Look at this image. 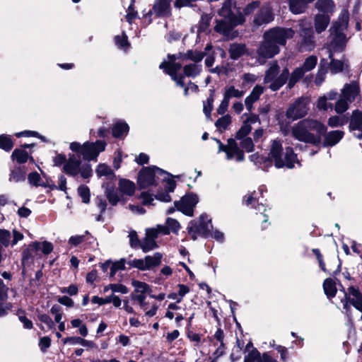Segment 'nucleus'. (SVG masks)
I'll return each instance as SVG.
<instances>
[{
  "label": "nucleus",
  "instance_id": "obj_26",
  "mask_svg": "<svg viewBox=\"0 0 362 362\" xmlns=\"http://www.w3.org/2000/svg\"><path fill=\"white\" fill-rule=\"evenodd\" d=\"M317 9L322 13V15L330 16L335 11V4L332 0H318L315 3Z\"/></svg>",
  "mask_w": 362,
  "mask_h": 362
},
{
  "label": "nucleus",
  "instance_id": "obj_38",
  "mask_svg": "<svg viewBox=\"0 0 362 362\" xmlns=\"http://www.w3.org/2000/svg\"><path fill=\"white\" fill-rule=\"evenodd\" d=\"M129 126L123 122H117L112 128V134L115 137H122L127 134Z\"/></svg>",
  "mask_w": 362,
  "mask_h": 362
},
{
  "label": "nucleus",
  "instance_id": "obj_13",
  "mask_svg": "<svg viewBox=\"0 0 362 362\" xmlns=\"http://www.w3.org/2000/svg\"><path fill=\"white\" fill-rule=\"evenodd\" d=\"M218 144V152L223 151L226 154V159L231 160L235 158L237 161H243L244 160V153L238 147L236 141L233 139L228 140L227 145L223 144L219 140L216 139Z\"/></svg>",
  "mask_w": 362,
  "mask_h": 362
},
{
  "label": "nucleus",
  "instance_id": "obj_55",
  "mask_svg": "<svg viewBox=\"0 0 362 362\" xmlns=\"http://www.w3.org/2000/svg\"><path fill=\"white\" fill-rule=\"evenodd\" d=\"M78 193L82 198L83 202L88 204L90 202V190L86 185H81L78 188Z\"/></svg>",
  "mask_w": 362,
  "mask_h": 362
},
{
  "label": "nucleus",
  "instance_id": "obj_62",
  "mask_svg": "<svg viewBox=\"0 0 362 362\" xmlns=\"http://www.w3.org/2000/svg\"><path fill=\"white\" fill-rule=\"evenodd\" d=\"M38 244L40 245L37 247V251L42 250V253L45 255L49 254L53 250V245L51 243L47 241H43L42 243L38 242Z\"/></svg>",
  "mask_w": 362,
  "mask_h": 362
},
{
  "label": "nucleus",
  "instance_id": "obj_9",
  "mask_svg": "<svg viewBox=\"0 0 362 362\" xmlns=\"http://www.w3.org/2000/svg\"><path fill=\"white\" fill-rule=\"evenodd\" d=\"M310 100L308 97H300L290 105L286 115L288 119L296 120L304 117L310 110Z\"/></svg>",
  "mask_w": 362,
  "mask_h": 362
},
{
  "label": "nucleus",
  "instance_id": "obj_19",
  "mask_svg": "<svg viewBox=\"0 0 362 362\" xmlns=\"http://www.w3.org/2000/svg\"><path fill=\"white\" fill-rule=\"evenodd\" d=\"M259 123V119L257 115H253L249 116L243 122L240 129L238 131L235 135V139H243L247 137V136L252 130V124Z\"/></svg>",
  "mask_w": 362,
  "mask_h": 362
},
{
  "label": "nucleus",
  "instance_id": "obj_63",
  "mask_svg": "<svg viewBox=\"0 0 362 362\" xmlns=\"http://www.w3.org/2000/svg\"><path fill=\"white\" fill-rule=\"evenodd\" d=\"M11 234L8 230L0 229V242L6 247L11 243Z\"/></svg>",
  "mask_w": 362,
  "mask_h": 362
},
{
  "label": "nucleus",
  "instance_id": "obj_40",
  "mask_svg": "<svg viewBox=\"0 0 362 362\" xmlns=\"http://www.w3.org/2000/svg\"><path fill=\"white\" fill-rule=\"evenodd\" d=\"M323 288L328 298H333L337 293L335 283L331 279H327L323 283Z\"/></svg>",
  "mask_w": 362,
  "mask_h": 362
},
{
  "label": "nucleus",
  "instance_id": "obj_32",
  "mask_svg": "<svg viewBox=\"0 0 362 362\" xmlns=\"http://www.w3.org/2000/svg\"><path fill=\"white\" fill-rule=\"evenodd\" d=\"M119 189L122 194L132 196L135 191V185L129 180L122 179L119 182Z\"/></svg>",
  "mask_w": 362,
  "mask_h": 362
},
{
  "label": "nucleus",
  "instance_id": "obj_53",
  "mask_svg": "<svg viewBox=\"0 0 362 362\" xmlns=\"http://www.w3.org/2000/svg\"><path fill=\"white\" fill-rule=\"evenodd\" d=\"M165 224V228L168 229V234L170 233V231L177 233L180 228L179 222L172 218H168L166 219Z\"/></svg>",
  "mask_w": 362,
  "mask_h": 362
},
{
  "label": "nucleus",
  "instance_id": "obj_41",
  "mask_svg": "<svg viewBox=\"0 0 362 362\" xmlns=\"http://www.w3.org/2000/svg\"><path fill=\"white\" fill-rule=\"evenodd\" d=\"M91 240H94L93 237L86 232L85 235L71 236L69 240V243L76 246L83 242H88L89 243H91Z\"/></svg>",
  "mask_w": 362,
  "mask_h": 362
},
{
  "label": "nucleus",
  "instance_id": "obj_28",
  "mask_svg": "<svg viewBox=\"0 0 362 362\" xmlns=\"http://www.w3.org/2000/svg\"><path fill=\"white\" fill-rule=\"evenodd\" d=\"M314 0H288L290 11L294 14L303 13L308 4Z\"/></svg>",
  "mask_w": 362,
  "mask_h": 362
},
{
  "label": "nucleus",
  "instance_id": "obj_51",
  "mask_svg": "<svg viewBox=\"0 0 362 362\" xmlns=\"http://www.w3.org/2000/svg\"><path fill=\"white\" fill-rule=\"evenodd\" d=\"M240 141V145L243 149L247 152H252L254 150V144L251 138L243 137V139H236Z\"/></svg>",
  "mask_w": 362,
  "mask_h": 362
},
{
  "label": "nucleus",
  "instance_id": "obj_29",
  "mask_svg": "<svg viewBox=\"0 0 362 362\" xmlns=\"http://www.w3.org/2000/svg\"><path fill=\"white\" fill-rule=\"evenodd\" d=\"M330 22V17L328 15L317 13L315 16V30L317 33L325 31Z\"/></svg>",
  "mask_w": 362,
  "mask_h": 362
},
{
  "label": "nucleus",
  "instance_id": "obj_48",
  "mask_svg": "<svg viewBox=\"0 0 362 362\" xmlns=\"http://www.w3.org/2000/svg\"><path fill=\"white\" fill-rule=\"evenodd\" d=\"M105 195L110 204L115 206L120 201V197L113 188H107Z\"/></svg>",
  "mask_w": 362,
  "mask_h": 362
},
{
  "label": "nucleus",
  "instance_id": "obj_4",
  "mask_svg": "<svg viewBox=\"0 0 362 362\" xmlns=\"http://www.w3.org/2000/svg\"><path fill=\"white\" fill-rule=\"evenodd\" d=\"M267 161H274L276 168L287 167L293 168L295 164H298V160L296 155L293 153L291 148H286L284 156H283V147L281 143L279 140H273L270 146L269 156Z\"/></svg>",
  "mask_w": 362,
  "mask_h": 362
},
{
  "label": "nucleus",
  "instance_id": "obj_11",
  "mask_svg": "<svg viewBox=\"0 0 362 362\" xmlns=\"http://www.w3.org/2000/svg\"><path fill=\"white\" fill-rule=\"evenodd\" d=\"M295 32L291 28H274L265 33L264 38L271 40L278 47L285 45L286 40L293 37Z\"/></svg>",
  "mask_w": 362,
  "mask_h": 362
},
{
  "label": "nucleus",
  "instance_id": "obj_34",
  "mask_svg": "<svg viewBox=\"0 0 362 362\" xmlns=\"http://www.w3.org/2000/svg\"><path fill=\"white\" fill-rule=\"evenodd\" d=\"M137 305L144 312H145V315L148 317L154 316L156 314L157 310L158 308V306L156 303L151 305L148 302L146 301V300L137 303Z\"/></svg>",
  "mask_w": 362,
  "mask_h": 362
},
{
  "label": "nucleus",
  "instance_id": "obj_56",
  "mask_svg": "<svg viewBox=\"0 0 362 362\" xmlns=\"http://www.w3.org/2000/svg\"><path fill=\"white\" fill-rule=\"evenodd\" d=\"M125 269V259H121L117 262L111 263L110 276H113L117 271L124 270Z\"/></svg>",
  "mask_w": 362,
  "mask_h": 362
},
{
  "label": "nucleus",
  "instance_id": "obj_22",
  "mask_svg": "<svg viewBox=\"0 0 362 362\" xmlns=\"http://www.w3.org/2000/svg\"><path fill=\"white\" fill-rule=\"evenodd\" d=\"M274 17L271 10L268 7H264L260 9L254 19V23L257 25L267 24L273 21Z\"/></svg>",
  "mask_w": 362,
  "mask_h": 362
},
{
  "label": "nucleus",
  "instance_id": "obj_7",
  "mask_svg": "<svg viewBox=\"0 0 362 362\" xmlns=\"http://www.w3.org/2000/svg\"><path fill=\"white\" fill-rule=\"evenodd\" d=\"M63 171L73 177L80 174L83 178H88L92 175L90 165L81 164L80 158H77L74 154L69 155V158L63 166Z\"/></svg>",
  "mask_w": 362,
  "mask_h": 362
},
{
  "label": "nucleus",
  "instance_id": "obj_15",
  "mask_svg": "<svg viewBox=\"0 0 362 362\" xmlns=\"http://www.w3.org/2000/svg\"><path fill=\"white\" fill-rule=\"evenodd\" d=\"M279 52V47L271 40L265 39L260 45L258 50V60L261 64L264 63L266 59L272 58Z\"/></svg>",
  "mask_w": 362,
  "mask_h": 362
},
{
  "label": "nucleus",
  "instance_id": "obj_10",
  "mask_svg": "<svg viewBox=\"0 0 362 362\" xmlns=\"http://www.w3.org/2000/svg\"><path fill=\"white\" fill-rule=\"evenodd\" d=\"M163 255L156 252L153 255H147L144 259H134L129 260L127 264L129 267L138 269L141 271L153 270L161 264Z\"/></svg>",
  "mask_w": 362,
  "mask_h": 362
},
{
  "label": "nucleus",
  "instance_id": "obj_46",
  "mask_svg": "<svg viewBox=\"0 0 362 362\" xmlns=\"http://www.w3.org/2000/svg\"><path fill=\"white\" fill-rule=\"evenodd\" d=\"M231 123V117L229 115H226L219 118L215 123L219 132L226 130Z\"/></svg>",
  "mask_w": 362,
  "mask_h": 362
},
{
  "label": "nucleus",
  "instance_id": "obj_6",
  "mask_svg": "<svg viewBox=\"0 0 362 362\" xmlns=\"http://www.w3.org/2000/svg\"><path fill=\"white\" fill-rule=\"evenodd\" d=\"M106 143L103 141L85 142L81 145L78 142H72L69 148L74 152L80 153L86 160H96L100 153L105 151Z\"/></svg>",
  "mask_w": 362,
  "mask_h": 362
},
{
  "label": "nucleus",
  "instance_id": "obj_50",
  "mask_svg": "<svg viewBox=\"0 0 362 362\" xmlns=\"http://www.w3.org/2000/svg\"><path fill=\"white\" fill-rule=\"evenodd\" d=\"M0 148L9 151L13 148V143L9 136L2 134L0 135Z\"/></svg>",
  "mask_w": 362,
  "mask_h": 362
},
{
  "label": "nucleus",
  "instance_id": "obj_43",
  "mask_svg": "<svg viewBox=\"0 0 362 362\" xmlns=\"http://www.w3.org/2000/svg\"><path fill=\"white\" fill-rule=\"evenodd\" d=\"M245 52V47L243 45L233 44L229 49L230 57L233 59H238Z\"/></svg>",
  "mask_w": 362,
  "mask_h": 362
},
{
  "label": "nucleus",
  "instance_id": "obj_21",
  "mask_svg": "<svg viewBox=\"0 0 362 362\" xmlns=\"http://www.w3.org/2000/svg\"><path fill=\"white\" fill-rule=\"evenodd\" d=\"M359 86L356 82L346 84L341 90V95L349 103L353 102L359 95Z\"/></svg>",
  "mask_w": 362,
  "mask_h": 362
},
{
  "label": "nucleus",
  "instance_id": "obj_57",
  "mask_svg": "<svg viewBox=\"0 0 362 362\" xmlns=\"http://www.w3.org/2000/svg\"><path fill=\"white\" fill-rule=\"evenodd\" d=\"M160 180H163L165 182L164 187L168 192H173L175 187V182L172 178L169 177L167 173L165 177L161 176Z\"/></svg>",
  "mask_w": 362,
  "mask_h": 362
},
{
  "label": "nucleus",
  "instance_id": "obj_18",
  "mask_svg": "<svg viewBox=\"0 0 362 362\" xmlns=\"http://www.w3.org/2000/svg\"><path fill=\"white\" fill-rule=\"evenodd\" d=\"M244 362H278L275 358L264 352L262 354L256 349H253L249 354L245 356Z\"/></svg>",
  "mask_w": 362,
  "mask_h": 362
},
{
  "label": "nucleus",
  "instance_id": "obj_44",
  "mask_svg": "<svg viewBox=\"0 0 362 362\" xmlns=\"http://www.w3.org/2000/svg\"><path fill=\"white\" fill-rule=\"evenodd\" d=\"M305 71L303 70L302 67L296 68L291 74L289 79L288 86L291 88L295 83L298 81L304 75Z\"/></svg>",
  "mask_w": 362,
  "mask_h": 362
},
{
  "label": "nucleus",
  "instance_id": "obj_16",
  "mask_svg": "<svg viewBox=\"0 0 362 362\" xmlns=\"http://www.w3.org/2000/svg\"><path fill=\"white\" fill-rule=\"evenodd\" d=\"M211 220L208 218L206 215H202L200 216V223L196 226L193 222H191L189 226V233L192 234L194 239L196 238L195 233L206 234L210 231L211 228Z\"/></svg>",
  "mask_w": 362,
  "mask_h": 362
},
{
  "label": "nucleus",
  "instance_id": "obj_42",
  "mask_svg": "<svg viewBox=\"0 0 362 362\" xmlns=\"http://www.w3.org/2000/svg\"><path fill=\"white\" fill-rule=\"evenodd\" d=\"M157 247L158 245L156 240L151 238L149 235H146L141 243V248L142 249L144 252H147L151 250H153Z\"/></svg>",
  "mask_w": 362,
  "mask_h": 362
},
{
  "label": "nucleus",
  "instance_id": "obj_31",
  "mask_svg": "<svg viewBox=\"0 0 362 362\" xmlns=\"http://www.w3.org/2000/svg\"><path fill=\"white\" fill-rule=\"evenodd\" d=\"M344 136V132L340 130L331 131L325 136L324 146H332L336 145Z\"/></svg>",
  "mask_w": 362,
  "mask_h": 362
},
{
  "label": "nucleus",
  "instance_id": "obj_8",
  "mask_svg": "<svg viewBox=\"0 0 362 362\" xmlns=\"http://www.w3.org/2000/svg\"><path fill=\"white\" fill-rule=\"evenodd\" d=\"M166 172L156 166L142 169L138 176V184L141 188H146L156 185L161 179V176L165 177Z\"/></svg>",
  "mask_w": 362,
  "mask_h": 362
},
{
  "label": "nucleus",
  "instance_id": "obj_49",
  "mask_svg": "<svg viewBox=\"0 0 362 362\" xmlns=\"http://www.w3.org/2000/svg\"><path fill=\"white\" fill-rule=\"evenodd\" d=\"M317 62V57L312 55V56H310L309 57H308L305 60V62L301 67L303 69V70L305 72H308L309 71H311L312 69H313L315 67Z\"/></svg>",
  "mask_w": 362,
  "mask_h": 362
},
{
  "label": "nucleus",
  "instance_id": "obj_27",
  "mask_svg": "<svg viewBox=\"0 0 362 362\" xmlns=\"http://www.w3.org/2000/svg\"><path fill=\"white\" fill-rule=\"evenodd\" d=\"M263 92L264 88L259 85H257L253 88L250 94L245 100L246 108L249 111H251L253 103L259 98Z\"/></svg>",
  "mask_w": 362,
  "mask_h": 362
},
{
  "label": "nucleus",
  "instance_id": "obj_23",
  "mask_svg": "<svg viewBox=\"0 0 362 362\" xmlns=\"http://www.w3.org/2000/svg\"><path fill=\"white\" fill-rule=\"evenodd\" d=\"M40 245L35 241L28 245L23 252L22 264L23 266L29 265L34 259L35 253L37 252V247Z\"/></svg>",
  "mask_w": 362,
  "mask_h": 362
},
{
  "label": "nucleus",
  "instance_id": "obj_54",
  "mask_svg": "<svg viewBox=\"0 0 362 362\" xmlns=\"http://www.w3.org/2000/svg\"><path fill=\"white\" fill-rule=\"evenodd\" d=\"M96 174L98 177L109 176L113 175L112 169L105 164H100L97 167Z\"/></svg>",
  "mask_w": 362,
  "mask_h": 362
},
{
  "label": "nucleus",
  "instance_id": "obj_12",
  "mask_svg": "<svg viewBox=\"0 0 362 362\" xmlns=\"http://www.w3.org/2000/svg\"><path fill=\"white\" fill-rule=\"evenodd\" d=\"M175 56H168V61L162 62L159 67L161 69H164L165 72L169 74L172 79L176 82L177 85L180 87H184V76L182 75H177V72L181 68V64L175 62Z\"/></svg>",
  "mask_w": 362,
  "mask_h": 362
},
{
  "label": "nucleus",
  "instance_id": "obj_25",
  "mask_svg": "<svg viewBox=\"0 0 362 362\" xmlns=\"http://www.w3.org/2000/svg\"><path fill=\"white\" fill-rule=\"evenodd\" d=\"M349 294L351 297H348L350 303L358 311L362 312V293L354 286L348 288Z\"/></svg>",
  "mask_w": 362,
  "mask_h": 362
},
{
  "label": "nucleus",
  "instance_id": "obj_24",
  "mask_svg": "<svg viewBox=\"0 0 362 362\" xmlns=\"http://www.w3.org/2000/svg\"><path fill=\"white\" fill-rule=\"evenodd\" d=\"M170 0H156L153 6V12L159 16H167L170 14Z\"/></svg>",
  "mask_w": 362,
  "mask_h": 362
},
{
  "label": "nucleus",
  "instance_id": "obj_35",
  "mask_svg": "<svg viewBox=\"0 0 362 362\" xmlns=\"http://www.w3.org/2000/svg\"><path fill=\"white\" fill-rule=\"evenodd\" d=\"M28 180L30 185L35 187L42 186L46 187L49 185L48 180L46 179V181H44L40 174L36 172L30 173L28 175Z\"/></svg>",
  "mask_w": 362,
  "mask_h": 362
},
{
  "label": "nucleus",
  "instance_id": "obj_45",
  "mask_svg": "<svg viewBox=\"0 0 362 362\" xmlns=\"http://www.w3.org/2000/svg\"><path fill=\"white\" fill-rule=\"evenodd\" d=\"M348 122V117L345 116H332L328 119V125L330 127L343 126Z\"/></svg>",
  "mask_w": 362,
  "mask_h": 362
},
{
  "label": "nucleus",
  "instance_id": "obj_3",
  "mask_svg": "<svg viewBox=\"0 0 362 362\" xmlns=\"http://www.w3.org/2000/svg\"><path fill=\"white\" fill-rule=\"evenodd\" d=\"M236 13L238 11L235 7H233V2L228 1L224 3L222 8L218 11V15L222 18L216 21L215 30L226 37H229L233 28L243 23L244 21L241 16H236Z\"/></svg>",
  "mask_w": 362,
  "mask_h": 362
},
{
  "label": "nucleus",
  "instance_id": "obj_47",
  "mask_svg": "<svg viewBox=\"0 0 362 362\" xmlns=\"http://www.w3.org/2000/svg\"><path fill=\"white\" fill-rule=\"evenodd\" d=\"M13 160H16L19 163H24L28 160V153L22 149H15L11 155Z\"/></svg>",
  "mask_w": 362,
  "mask_h": 362
},
{
  "label": "nucleus",
  "instance_id": "obj_33",
  "mask_svg": "<svg viewBox=\"0 0 362 362\" xmlns=\"http://www.w3.org/2000/svg\"><path fill=\"white\" fill-rule=\"evenodd\" d=\"M146 235L156 240L160 235H168V229L164 225L158 224L155 227L146 228Z\"/></svg>",
  "mask_w": 362,
  "mask_h": 362
},
{
  "label": "nucleus",
  "instance_id": "obj_61",
  "mask_svg": "<svg viewBox=\"0 0 362 362\" xmlns=\"http://www.w3.org/2000/svg\"><path fill=\"white\" fill-rule=\"evenodd\" d=\"M327 98L325 95L320 98L317 102V107L319 110H327L332 108V105L327 103Z\"/></svg>",
  "mask_w": 362,
  "mask_h": 362
},
{
  "label": "nucleus",
  "instance_id": "obj_5",
  "mask_svg": "<svg viewBox=\"0 0 362 362\" xmlns=\"http://www.w3.org/2000/svg\"><path fill=\"white\" fill-rule=\"evenodd\" d=\"M289 71L284 68L281 71L277 62L269 64L268 69L265 72L264 83H269V88L273 90H279L283 86L288 78Z\"/></svg>",
  "mask_w": 362,
  "mask_h": 362
},
{
  "label": "nucleus",
  "instance_id": "obj_52",
  "mask_svg": "<svg viewBox=\"0 0 362 362\" xmlns=\"http://www.w3.org/2000/svg\"><path fill=\"white\" fill-rule=\"evenodd\" d=\"M349 102L341 95L340 99L336 103L334 110L337 113H343L349 108Z\"/></svg>",
  "mask_w": 362,
  "mask_h": 362
},
{
  "label": "nucleus",
  "instance_id": "obj_39",
  "mask_svg": "<svg viewBox=\"0 0 362 362\" xmlns=\"http://www.w3.org/2000/svg\"><path fill=\"white\" fill-rule=\"evenodd\" d=\"M245 94V91L240 90L235 88L234 86H226L225 88V92L223 94V97L230 101L231 98H240Z\"/></svg>",
  "mask_w": 362,
  "mask_h": 362
},
{
  "label": "nucleus",
  "instance_id": "obj_59",
  "mask_svg": "<svg viewBox=\"0 0 362 362\" xmlns=\"http://www.w3.org/2000/svg\"><path fill=\"white\" fill-rule=\"evenodd\" d=\"M18 320L23 324L25 329H30L33 328V322L25 315L23 310H19L17 313Z\"/></svg>",
  "mask_w": 362,
  "mask_h": 362
},
{
  "label": "nucleus",
  "instance_id": "obj_58",
  "mask_svg": "<svg viewBox=\"0 0 362 362\" xmlns=\"http://www.w3.org/2000/svg\"><path fill=\"white\" fill-rule=\"evenodd\" d=\"M186 56L188 59L197 63L202 60L204 57V53L199 51L189 50L187 52Z\"/></svg>",
  "mask_w": 362,
  "mask_h": 362
},
{
  "label": "nucleus",
  "instance_id": "obj_14",
  "mask_svg": "<svg viewBox=\"0 0 362 362\" xmlns=\"http://www.w3.org/2000/svg\"><path fill=\"white\" fill-rule=\"evenodd\" d=\"M199 202V198L197 194L189 193L185 195L180 201L175 202V206L177 210L182 211L183 214L189 216H193V209Z\"/></svg>",
  "mask_w": 362,
  "mask_h": 362
},
{
  "label": "nucleus",
  "instance_id": "obj_20",
  "mask_svg": "<svg viewBox=\"0 0 362 362\" xmlns=\"http://www.w3.org/2000/svg\"><path fill=\"white\" fill-rule=\"evenodd\" d=\"M349 129L350 131L357 130L360 132L358 134L355 133L354 134L358 139L362 138V112L361 111L358 110L353 111L350 119Z\"/></svg>",
  "mask_w": 362,
  "mask_h": 362
},
{
  "label": "nucleus",
  "instance_id": "obj_2",
  "mask_svg": "<svg viewBox=\"0 0 362 362\" xmlns=\"http://www.w3.org/2000/svg\"><path fill=\"white\" fill-rule=\"evenodd\" d=\"M327 127L314 119H303L291 127V135L296 139L305 143L319 144L321 135L325 134Z\"/></svg>",
  "mask_w": 362,
  "mask_h": 362
},
{
  "label": "nucleus",
  "instance_id": "obj_37",
  "mask_svg": "<svg viewBox=\"0 0 362 362\" xmlns=\"http://www.w3.org/2000/svg\"><path fill=\"white\" fill-rule=\"evenodd\" d=\"M185 76L187 77H195L198 76L202 71V66L197 64H190L183 68Z\"/></svg>",
  "mask_w": 362,
  "mask_h": 362
},
{
  "label": "nucleus",
  "instance_id": "obj_1",
  "mask_svg": "<svg viewBox=\"0 0 362 362\" xmlns=\"http://www.w3.org/2000/svg\"><path fill=\"white\" fill-rule=\"evenodd\" d=\"M349 15L346 12H344L329 30V41L325 51L331 59L330 71L333 74L341 71L344 68L343 62L340 60H335L333 57L335 54L342 52L346 47L348 39L344 32L347 29Z\"/></svg>",
  "mask_w": 362,
  "mask_h": 362
},
{
  "label": "nucleus",
  "instance_id": "obj_36",
  "mask_svg": "<svg viewBox=\"0 0 362 362\" xmlns=\"http://www.w3.org/2000/svg\"><path fill=\"white\" fill-rule=\"evenodd\" d=\"M132 284L134 288L132 293L148 294L151 291L150 286L145 282L133 280Z\"/></svg>",
  "mask_w": 362,
  "mask_h": 362
},
{
  "label": "nucleus",
  "instance_id": "obj_64",
  "mask_svg": "<svg viewBox=\"0 0 362 362\" xmlns=\"http://www.w3.org/2000/svg\"><path fill=\"white\" fill-rule=\"evenodd\" d=\"M213 103H214V99L212 98H207V100L205 102H204L203 110H204L205 115L207 117H209L211 115V112L213 108Z\"/></svg>",
  "mask_w": 362,
  "mask_h": 362
},
{
  "label": "nucleus",
  "instance_id": "obj_17",
  "mask_svg": "<svg viewBox=\"0 0 362 362\" xmlns=\"http://www.w3.org/2000/svg\"><path fill=\"white\" fill-rule=\"evenodd\" d=\"M301 28L302 40L300 42L299 49L301 52L310 51L315 47V40L313 31L310 28Z\"/></svg>",
  "mask_w": 362,
  "mask_h": 362
},
{
  "label": "nucleus",
  "instance_id": "obj_60",
  "mask_svg": "<svg viewBox=\"0 0 362 362\" xmlns=\"http://www.w3.org/2000/svg\"><path fill=\"white\" fill-rule=\"evenodd\" d=\"M109 288L113 293L126 294L129 292L127 287L123 284H109Z\"/></svg>",
  "mask_w": 362,
  "mask_h": 362
},
{
  "label": "nucleus",
  "instance_id": "obj_30",
  "mask_svg": "<svg viewBox=\"0 0 362 362\" xmlns=\"http://www.w3.org/2000/svg\"><path fill=\"white\" fill-rule=\"evenodd\" d=\"M26 170L25 168L14 166L11 169L8 181L11 182H20L25 180Z\"/></svg>",
  "mask_w": 362,
  "mask_h": 362
}]
</instances>
